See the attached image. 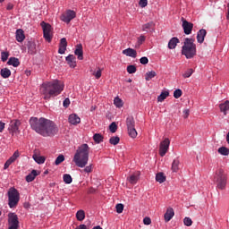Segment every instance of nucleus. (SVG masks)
<instances>
[{"mask_svg": "<svg viewBox=\"0 0 229 229\" xmlns=\"http://www.w3.org/2000/svg\"><path fill=\"white\" fill-rule=\"evenodd\" d=\"M29 124L41 137H55L59 131V128L55 122L44 117H30Z\"/></svg>", "mask_w": 229, "mask_h": 229, "instance_id": "obj_1", "label": "nucleus"}, {"mask_svg": "<svg viewBox=\"0 0 229 229\" xmlns=\"http://www.w3.org/2000/svg\"><path fill=\"white\" fill-rule=\"evenodd\" d=\"M64 90V84L59 80L47 81L40 86V93L45 100L59 96Z\"/></svg>", "mask_w": 229, "mask_h": 229, "instance_id": "obj_2", "label": "nucleus"}, {"mask_svg": "<svg viewBox=\"0 0 229 229\" xmlns=\"http://www.w3.org/2000/svg\"><path fill=\"white\" fill-rule=\"evenodd\" d=\"M89 151H90V148L86 143L81 145L78 148L73 157V162L78 167L83 168L87 165L89 162Z\"/></svg>", "mask_w": 229, "mask_h": 229, "instance_id": "obj_3", "label": "nucleus"}, {"mask_svg": "<svg viewBox=\"0 0 229 229\" xmlns=\"http://www.w3.org/2000/svg\"><path fill=\"white\" fill-rule=\"evenodd\" d=\"M194 42L195 39L193 38H184V45L182 48V54L186 56L188 60L191 58H194V56H196L197 55V47Z\"/></svg>", "mask_w": 229, "mask_h": 229, "instance_id": "obj_4", "label": "nucleus"}, {"mask_svg": "<svg viewBox=\"0 0 229 229\" xmlns=\"http://www.w3.org/2000/svg\"><path fill=\"white\" fill-rule=\"evenodd\" d=\"M214 180L216 183V188L218 190L225 191L226 189V183L228 181V177L223 168H219L216 171L215 175H214Z\"/></svg>", "mask_w": 229, "mask_h": 229, "instance_id": "obj_5", "label": "nucleus"}, {"mask_svg": "<svg viewBox=\"0 0 229 229\" xmlns=\"http://www.w3.org/2000/svg\"><path fill=\"white\" fill-rule=\"evenodd\" d=\"M8 205L11 208H15L20 201V193L15 188H10L8 191Z\"/></svg>", "mask_w": 229, "mask_h": 229, "instance_id": "obj_6", "label": "nucleus"}, {"mask_svg": "<svg viewBox=\"0 0 229 229\" xmlns=\"http://www.w3.org/2000/svg\"><path fill=\"white\" fill-rule=\"evenodd\" d=\"M40 27L42 28L43 38H45V40H47V42H51L54 38V29L52 28V26L49 23H46V21H42L40 22Z\"/></svg>", "mask_w": 229, "mask_h": 229, "instance_id": "obj_7", "label": "nucleus"}, {"mask_svg": "<svg viewBox=\"0 0 229 229\" xmlns=\"http://www.w3.org/2000/svg\"><path fill=\"white\" fill-rule=\"evenodd\" d=\"M8 225H9V229L19 228V218L15 213H10L8 215Z\"/></svg>", "mask_w": 229, "mask_h": 229, "instance_id": "obj_8", "label": "nucleus"}, {"mask_svg": "<svg viewBox=\"0 0 229 229\" xmlns=\"http://www.w3.org/2000/svg\"><path fill=\"white\" fill-rule=\"evenodd\" d=\"M21 123L19 120H13L10 124H9V128L8 131L11 133V135H18V133H20V126H21Z\"/></svg>", "mask_w": 229, "mask_h": 229, "instance_id": "obj_9", "label": "nucleus"}, {"mask_svg": "<svg viewBox=\"0 0 229 229\" xmlns=\"http://www.w3.org/2000/svg\"><path fill=\"white\" fill-rule=\"evenodd\" d=\"M76 17V13L74 10L68 9L61 16V21L68 23Z\"/></svg>", "mask_w": 229, "mask_h": 229, "instance_id": "obj_10", "label": "nucleus"}, {"mask_svg": "<svg viewBox=\"0 0 229 229\" xmlns=\"http://www.w3.org/2000/svg\"><path fill=\"white\" fill-rule=\"evenodd\" d=\"M169 146H170V140L168 138H165V140H163L160 143V147H159V155L163 157L165 156V154L167 153L168 149H169Z\"/></svg>", "mask_w": 229, "mask_h": 229, "instance_id": "obj_11", "label": "nucleus"}, {"mask_svg": "<svg viewBox=\"0 0 229 229\" xmlns=\"http://www.w3.org/2000/svg\"><path fill=\"white\" fill-rule=\"evenodd\" d=\"M182 28L184 30V34L186 35L191 34L194 25L191 23V21H187V20H184V18H182Z\"/></svg>", "mask_w": 229, "mask_h": 229, "instance_id": "obj_12", "label": "nucleus"}, {"mask_svg": "<svg viewBox=\"0 0 229 229\" xmlns=\"http://www.w3.org/2000/svg\"><path fill=\"white\" fill-rule=\"evenodd\" d=\"M140 172L137 171L131 174V175H129V177H127V181L132 185L137 184V182L140 180Z\"/></svg>", "mask_w": 229, "mask_h": 229, "instance_id": "obj_13", "label": "nucleus"}, {"mask_svg": "<svg viewBox=\"0 0 229 229\" xmlns=\"http://www.w3.org/2000/svg\"><path fill=\"white\" fill-rule=\"evenodd\" d=\"M65 60L70 68L74 69L76 67V57L74 55H69Z\"/></svg>", "mask_w": 229, "mask_h": 229, "instance_id": "obj_14", "label": "nucleus"}, {"mask_svg": "<svg viewBox=\"0 0 229 229\" xmlns=\"http://www.w3.org/2000/svg\"><path fill=\"white\" fill-rule=\"evenodd\" d=\"M206 36H207V30H204V29L199 30L197 32V41H198V43L202 44L205 40Z\"/></svg>", "mask_w": 229, "mask_h": 229, "instance_id": "obj_15", "label": "nucleus"}, {"mask_svg": "<svg viewBox=\"0 0 229 229\" xmlns=\"http://www.w3.org/2000/svg\"><path fill=\"white\" fill-rule=\"evenodd\" d=\"M123 55H125V56H130L131 58H137V51L133 48H127L123 50L122 52Z\"/></svg>", "mask_w": 229, "mask_h": 229, "instance_id": "obj_16", "label": "nucleus"}, {"mask_svg": "<svg viewBox=\"0 0 229 229\" xmlns=\"http://www.w3.org/2000/svg\"><path fill=\"white\" fill-rule=\"evenodd\" d=\"M27 48L29 49V54L35 55L37 53V44L33 41L27 43Z\"/></svg>", "mask_w": 229, "mask_h": 229, "instance_id": "obj_17", "label": "nucleus"}, {"mask_svg": "<svg viewBox=\"0 0 229 229\" xmlns=\"http://www.w3.org/2000/svg\"><path fill=\"white\" fill-rule=\"evenodd\" d=\"M68 122L73 125H77L78 123H81V118L77 114H70L68 118Z\"/></svg>", "mask_w": 229, "mask_h": 229, "instance_id": "obj_18", "label": "nucleus"}, {"mask_svg": "<svg viewBox=\"0 0 229 229\" xmlns=\"http://www.w3.org/2000/svg\"><path fill=\"white\" fill-rule=\"evenodd\" d=\"M174 211L172 208H167L165 214V223H168L169 221H171V219L174 217Z\"/></svg>", "mask_w": 229, "mask_h": 229, "instance_id": "obj_19", "label": "nucleus"}, {"mask_svg": "<svg viewBox=\"0 0 229 229\" xmlns=\"http://www.w3.org/2000/svg\"><path fill=\"white\" fill-rule=\"evenodd\" d=\"M154 27H155V23L154 21H148V23L147 24H144L142 26V31H145V32H153L154 31Z\"/></svg>", "mask_w": 229, "mask_h": 229, "instance_id": "obj_20", "label": "nucleus"}, {"mask_svg": "<svg viewBox=\"0 0 229 229\" xmlns=\"http://www.w3.org/2000/svg\"><path fill=\"white\" fill-rule=\"evenodd\" d=\"M20 64H21V63H20L19 59L16 57H10V59L7 62V65L13 66L14 68L19 67Z\"/></svg>", "mask_w": 229, "mask_h": 229, "instance_id": "obj_21", "label": "nucleus"}, {"mask_svg": "<svg viewBox=\"0 0 229 229\" xmlns=\"http://www.w3.org/2000/svg\"><path fill=\"white\" fill-rule=\"evenodd\" d=\"M180 159L178 157L174 158L173 163H172V171L174 173H177L180 170Z\"/></svg>", "mask_w": 229, "mask_h": 229, "instance_id": "obj_22", "label": "nucleus"}, {"mask_svg": "<svg viewBox=\"0 0 229 229\" xmlns=\"http://www.w3.org/2000/svg\"><path fill=\"white\" fill-rule=\"evenodd\" d=\"M220 111L226 115L229 110V100H225L224 104L219 105Z\"/></svg>", "mask_w": 229, "mask_h": 229, "instance_id": "obj_23", "label": "nucleus"}, {"mask_svg": "<svg viewBox=\"0 0 229 229\" xmlns=\"http://www.w3.org/2000/svg\"><path fill=\"white\" fill-rule=\"evenodd\" d=\"M74 54H75L76 56H78V60H83V51H82V46L81 45H78L76 47Z\"/></svg>", "mask_w": 229, "mask_h": 229, "instance_id": "obj_24", "label": "nucleus"}, {"mask_svg": "<svg viewBox=\"0 0 229 229\" xmlns=\"http://www.w3.org/2000/svg\"><path fill=\"white\" fill-rule=\"evenodd\" d=\"M11 74H12V72L8 68H3L0 71V75L2 76L3 79L10 78Z\"/></svg>", "mask_w": 229, "mask_h": 229, "instance_id": "obj_25", "label": "nucleus"}, {"mask_svg": "<svg viewBox=\"0 0 229 229\" xmlns=\"http://www.w3.org/2000/svg\"><path fill=\"white\" fill-rule=\"evenodd\" d=\"M38 175L37 170H32V172H30V174H29L26 177V181L27 182H31L35 180V178Z\"/></svg>", "mask_w": 229, "mask_h": 229, "instance_id": "obj_26", "label": "nucleus"}, {"mask_svg": "<svg viewBox=\"0 0 229 229\" xmlns=\"http://www.w3.org/2000/svg\"><path fill=\"white\" fill-rule=\"evenodd\" d=\"M135 120H134V117L133 116H128L126 118V126H127V129H130V128H133L135 127Z\"/></svg>", "mask_w": 229, "mask_h": 229, "instance_id": "obj_27", "label": "nucleus"}, {"mask_svg": "<svg viewBox=\"0 0 229 229\" xmlns=\"http://www.w3.org/2000/svg\"><path fill=\"white\" fill-rule=\"evenodd\" d=\"M32 158L38 165H42V164H44L46 162V157H45L38 156L37 154H34V156H32Z\"/></svg>", "mask_w": 229, "mask_h": 229, "instance_id": "obj_28", "label": "nucleus"}, {"mask_svg": "<svg viewBox=\"0 0 229 229\" xmlns=\"http://www.w3.org/2000/svg\"><path fill=\"white\" fill-rule=\"evenodd\" d=\"M16 39L18 42H22L25 39L24 31L22 30H17Z\"/></svg>", "mask_w": 229, "mask_h": 229, "instance_id": "obj_29", "label": "nucleus"}, {"mask_svg": "<svg viewBox=\"0 0 229 229\" xmlns=\"http://www.w3.org/2000/svg\"><path fill=\"white\" fill-rule=\"evenodd\" d=\"M178 43H180V40L177 38H173L168 43V47L170 49H174Z\"/></svg>", "mask_w": 229, "mask_h": 229, "instance_id": "obj_30", "label": "nucleus"}, {"mask_svg": "<svg viewBox=\"0 0 229 229\" xmlns=\"http://www.w3.org/2000/svg\"><path fill=\"white\" fill-rule=\"evenodd\" d=\"M165 180H166V177H165V175H164V173L159 172V173L157 174V175H156V181H157V182L163 183V182H165Z\"/></svg>", "mask_w": 229, "mask_h": 229, "instance_id": "obj_31", "label": "nucleus"}, {"mask_svg": "<svg viewBox=\"0 0 229 229\" xmlns=\"http://www.w3.org/2000/svg\"><path fill=\"white\" fill-rule=\"evenodd\" d=\"M156 76H157L156 72H154V71L148 72H146V74H145V81H150L153 80V78H155Z\"/></svg>", "mask_w": 229, "mask_h": 229, "instance_id": "obj_32", "label": "nucleus"}, {"mask_svg": "<svg viewBox=\"0 0 229 229\" xmlns=\"http://www.w3.org/2000/svg\"><path fill=\"white\" fill-rule=\"evenodd\" d=\"M128 135L131 137V139H136L138 137V131L135 127L128 128Z\"/></svg>", "mask_w": 229, "mask_h": 229, "instance_id": "obj_33", "label": "nucleus"}, {"mask_svg": "<svg viewBox=\"0 0 229 229\" xmlns=\"http://www.w3.org/2000/svg\"><path fill=\"white\" fill-rule=\"evenodd\" d=\"M93 140H95V143H96V144H100V143H102L103 140H104V136L101 135L100 133H96V134H94V136H93Z\"/></svg>", "mask_w": 229, "mask_h": 229, "instance_id": "obj_34", "label": "nucleus"}, {"mask_svg": "<svg viewBox=\"0 0 229 229\" xmlns=\"http://www.w3.org/2000/svg\"><path fill=\"white\" fill-rule=\"evenodd\" d=\"M76 218H77V221H83L85 219L84 210L81 209V210L77 211Z\"/></svg>", "mask_w": 229, "mask_h": 229, "instance_id": "obj_35", "label": "nucleus"}, {"mask_svg": "<svg viewBox=\"0 0 229 229\" xmlns=\"http://www.w3.org/2000/svg\"><path fill=\"white\" fill-rule=\"evenodd\" d=\"M114 105L117 107V108H120V107H123V102L122 100V98H119V97H115L114 98Z\"/></svg>", "mask_w": 229, "mask_h": 229, "instance_id": "obj_36", "label": "nucleus"}, {"mask_svg": "<svg viewBox=\"0 0 229 229\" xmlns=\"http://www.w3.org/2000/svg\"><path fill=\"white\" fill-rule=\"evenodd\" d=\"M218 153L222 156L228 157L229 155V148L226 147H221L218 148Z\"/></svg>", "mask_w": 229, "mask_h": 229, "instance_id": "obj_37", "label": "nucleus"}, {"mask_svg": "<svg viewBox=\"0 0 229 229\" xmlns=\"http://www.w3.org/2000/svg\"><path fill=\"white\" fill-rule=\"evenodd\" d=\"M120 143V138L118 136H114L109 139V144L113 146H117Z\"/></svg>", "mask_w": 229, "mask_h": 229, "instance_id": "obj_38", "label": "nucleus"}, {"mask_svg": "<svg viewBox=\"0 0 229 229\" xmlns=\"http://www.w3.org/2000/svg\"><path fill=\"white\" fill-rule=\"evenodd\" d=\"M65 161V157L63 155V154H61V155H59L56 158H55V165H60L62 163H64Z\"/></svg>", "mask_w": 229, "mask_h": 229, "instance_id": "obj_39", "label": "nucleus"}, {"mask_svg": "<svg viewBox=\"0 0 229 229\" xmlns=\"http://www.w3.org/2000/svg\"><path fill=\"white\" fill-rule=\"evenodd\" d=\"M168 96H169L168 91H163V92H161L159 97H157V101L158 102H163Z\"/></svg>", "mask_w": 229, "mask_h": 229, "instance_id": "obj_40", "label": "nucleus"}, {"mask_svg": "<svg viewBox=\"0 0 229 229\" xmlns=\"http://www.w3.org/2000/svg\"><path fill=\"white\" fill-rule=\"evenodd\" d=\"M126 71L129 74H134L137 72V67L135 65H128Z\"/></svg>", "mask_w": 229, "mask_h": 229, "instance_id": "obj_41", "label": "nucleus"}, {"mask_svg": "<svg viewBox=\"0 0 229 229\" xmlns=\"http://www.w3.org/2000/svg\"><path fill=\"white\" fill-rule=\"evenodd\" d=\"M64 182L66 184H71L72 182V177H71V175L69 174H64Z\"/></svg>", "mask_w": 229, "mask_h": 229, "instance_id": "obj_42", "label": "nucleus"}, {"mask_svg": "<svg viewBox=\"0 0 229 229\" xmlns=\"http://www.w3.org/2000/svg\"><path fill=\"white\" fill-rule=\"evenodd\" d=\"M9 56H10L9 52H7V51L1 52V60H2V62H6V60H8Z\"/></svg>", "mask_w": 229, "mask_h": 229, "instance_id": "obj_43", "label": "nucleus"}, {"mask_svg": "<svg viewBox=\"0 0 229 229\" xmlns=\"http://www.w3.org/2000/svg\"><path fill=\"white\" fill-rule=\"evenodd\" d=\"M20 157V153L18 150H16L13 155L8 159L13 164L15 162V160Z\"/></svg>", "mask_w": 229, "mask_h": 229, "instance_id": "obj_44", "label": "nucleus"}, {"mask_svg": "<svg viewBox=\"0 0 229 229\" xmlns=\"http://www.w3.org/2000/svg\"><path fill=\"white\" fill-rule=\"evenodd\" d=\"M193 74V70L192 69H188L184 73L182 74V77L184 79L191 78V76Z\"/></svg>", "mask_w": 229, "mask_h": 229, "instance_id": "obj_45", "label": "nucleus"}, {"mask_svg": "<svg viewBox=\"0 0 229 229\" xmlns=\"http://www.w3.org/2000/svg\"><path fill=\"white\" fill-rule=\"evenodd\" d=\"M184 225L186 227H191L192 225V219L191 217H184Z\"/></svg>", "mask_w": 229, "mask_h": 229, "instance_id": "obj_46", "label": "nucleus"}, {"mask_svg": "<svg viewBox=\"0 0 229 229\" xmlns=\"http://www.w3.org/2000/svg\"><path fill=\"white\" fill-rule=\"evenodd\" d=\"M182 96V91L181 89H177L174 90V97L178 99Z\"/></svg>", "mask_w": 229, "mask_h": 229, "instance_id": "obj_47", "label": "nucleus"}, {"mask_svg": "<svg viewBox=\"0 0 229 229\" xmlns=\"http://www.w3.org/2000/svg\"><path fill=\"white\" fill-rule=\"evenodd\" d=\"M93 76H95L97 80H99L102 76V70L100 68H98V71H94Z\"/></svg>", "mask_w": 229, "mask_h": 229, "instance_id": "obj_48", "label": "nucleus"}, {"mask_svg": "<svg viewBox=\"0 0 229 229\" xmlns=\"http://www.w3.org/2000/svg\"><path fill=\"white\" fill-rule=\"evenodd\" d=\"M115 209L118 214H121V213H123V211L124 209V206L123 204H116Z\"/></svg>", "mask_w": 229, "mask_h": 229, "instance_id": "obj_49", "label": "nucleus"}, {"mask_svg": "<svg viewBox=\"0 0 229 229\" xmlns=\"http://www.w3.org/2000/svg\"><path fill=\"white\" fill-rule=\"evenodd\" d=\"M59 47L67 48V39L65 38H61Z\"/></svg>", "mask_w": 229, "mask_h": 229, "instance_id": "obj_50", "label": "nucleus"}, {"mask_svg": "<svg viewBox=\"0 0 229 229\" xmlns=\"http://www.w3.org/2000/svg\"><path fill=\"white\" fill-rule=\"evenodd\" d=\"M109 131H111V132L114 133L117 131V124L114 122L111 123V125H109Z\"/></svg>", "mask_w": 229, "mask_h": 229, "instance_id": "obj_51", "label": "nucleus"}, {"mask_svg": "<svg viewBox=\"0 0 229 229\" xmlns=\"http://www.w3.org/2000/svg\"><path fill=\"white\" fill-rule=\"evenodd\" d=\"M81 173H91L92 171V165H87L84 169L80 170Z\"/></svg>", "mask_w": 229, "mask_h": 229, "instance_id": "obj_52", "label": "nucleus"}, {"mask_svg": "<svg viewBox=\"0 0 229 229\" xmlns=\"http://www.w3.org/2000/svg\"><path fill=\"white\" fill-rule=\"evenodd\" d=\"M140 64L147 65L149 62V59L148 57L144 56L140 59Z\"/></svg>", "mask_w": 229, "mask_h": 229, "instance_id": "obj_53", "label": "nucleus"}, {"mask_svg": "<svg viewBox=\"0 0 229 229\" xmlns=\"http://www.w3.org/2000/svg\"><path fill=\"white\" fill-rule=\"evenodd\" d=\"M139 5L140 8H146L148 6V0H140Z\"/></svg>", "mask_w": 229, "mask_h": 229, "instance_id": "obj_54", "label": "nucleus"}, {"mask_svg": "<svg viewBox=\"0 0 229 229\" xmlns=\"http://www.w3.org/2000/svg\"><path fill=\"white\" fill-rule=\"evenodd\" d=\"M143 224H144L145 225H151V218H149V217H145V218L143 219Z\"/></svg>", "mask_w": 229, "mask_h": 229, "instance_id": "obj_55", "label": "nucleus"}, {"mask_svg": "<svg viewBox=\"0 0 229 229\" xmlns=\"http://www.w3.org/2000/svg\"><path fill=\"white\" fill-rule=\"evenodd\" d=\"M67 47H59L58 53L61 55L65 54Z\"/></svg>", "mask_w": 229, "mask_h": 229, "instance_id": "obj_56", "label": "nucleus"}, {"mask_svg": "<svg viewBox=\"0 0 229 229\" xmlns=\"http://www.w3.org/2000/svg\"><path fill=\"white\" fill-rule=\"evenodd\" d=\"M64 107H69V105H71V100H69V98H65L64 100Z\"/></svg>", "mask_w": 229, "mask_h": 229, "instance_id": "obj_57", "label": "nucleus"}, {"mask_svg": "<svg viewBox=\"0 0 229 229\" xmlns=\"http://www.w3.org/2000/svg\"><path fill=\"white\" fill-rule=\"evenodd\" d=\"M146 41V37L144 36H140L139 38H138V43L139 44H142L143 42Z\"/></svg>", "mask_w": 229, "mask_h": 229, "instance_id": "obj_58", "label": "nucleus"}, {"mask_svg": "<svg viewBox=\"0 0 229 229\" xmlns=\"http://www.w3.org/2000/svg\"><path fill=\"white\" fill-rule=\"evenodd\" d=\"M190 115V110L189 109H186L183 111V117L184 119L188 118Z\"/></svg>", "mask_w": 229, "mask_h": 229, "instance_id": "obj_59", "label": "nucleus"}, {"mask_svg": "<svg viewBox=\"0 0 229 229\" xmlns=\"http://www.w3.org/2000/svg\"><path fill=\"white\" fill-rule=\"evenodd\" d=\"M4 127H5V123L0 121V132L4 131Z\"/></svg>", "mask_w": 229, "mask_h": 229, "instance_id": "obj_60", "label": "nucleus"}, {"mask_svg": "<svg viewBox=\"0 0 229 229\" xmlns=\"http://www.w3.org/2000/svg\"><path fill=\"white\" fill-rule=\"evenodd\" d=\"M13 4L12 3H9L6 7L7 11H11L13 10Z\"/></svg>", "mask_w": 229, "mask_h": 229, "instance_id": "obj_61", "label": "nucleus"}, {"mask_svg": "<svg viewBox=\"0 0 229 229\" xmlns=\"http://www.w3.org/2000/svg\"><path fill=\"white\" fill-rule=\"evenodd\" d=\"M76 229H88L86 225H80Z\"/></svg>", "mask_w": 229, "mask_h": 229, "instance_id": "obj_62", "label": "nucleus"}, {"mask_svg": "<svg viewBox=\"0 0 229 229\" xmlns=\"http://www.w3.org/2000/svg\"><path fill=\"white\" fill-rule=\"evenodd\" d=\"M95 191H96V190L94 188H89L88 191V193L92 194V193H95Z\"/></svg>", "mask_w": 229, "mask_h": 229, "instance_id": "obj_63", "label": "nucleus"}, {"mask_svg": "<svg viewBox=\"0 0 229 229\" xmlns=\"http://www.w3.org/2000/svg\"><path fill=\"white\" fill-rule=\"evenodd\" d=\"M226 19L229 21V3L227 4V16Z\"/></svg>", "mask_w": 229, "mask_h": 229, "instance_id": "obj_64", "label": "nucleus"}]
</instances>
